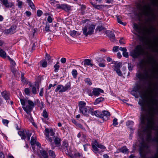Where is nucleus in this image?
<instances>
[{
    "label": "nucleus",
    "instance_id": "11",
    "mask_svg": "<svg viewBox=\"0 0 158 158\" xmlns=\"http://www.w3.org/2000/svg\"><path fill=\"white\" fill-rule=\"evenodd\" d=\"M53 138L54 144L52 142H51V145L52 149H54L56 147L60 146L61 142V139L60 137L54 136Z\"/></svg>",
    "mask_w": 158,
    "mask_h": 158
},
{
    "label": "nucleus",
    "instance_id": "36",
    "mask_svg": "<svg viewBox=\"0 0 158 158\" xmlns=\"http://www.w3.org/2000/svg\"><path fill=\"white\" fill-rule=\"evenodd\" d=\"M59 63L57 62V63L55 64L54 66V67L55 69L54 72H57L60 68V67L59 65L58 64Z\"/></svg>",
    "mask_w": 158,
    "mask_h": 158
},
{
    "label": "nucleus",
    "instance_id": "39",
    "mask_svg": "<svg viewBox=\"0 0 158 158\" xmlns=\"http://www.w3.org/2000/svg\"><path fill=\"white\" fill-rule=\"evenodd\" d=\"M152 2V4L155 6L158 7V0H150Z\"/></svg>",
    "mask_w": 158,
    "mask_h": 158
},
{
    "label": "nucleus",
    "instance_id": "41",
    "mask_svg": "<svg viewBox=\"0 0 158 158\" xmlns=\"http://www.w3.org/2000/svg\"><path fill=\"white\" fill-rule=\"evenodd\" d=\"M42 116L45 118H48V114L46 110H43Z\"/></svg>",
    "mask_w": 158,
    "mask_h": 158
},
{
    "label": "nucleus",
    "instance_id": "40",
    "mask_svg": "<svg viewBox=\"0 0 158 158\" xmlns=\"http://www.w3.org/2000/svg\"><path fill=\"white\" fill-rule=\"evenodd\" d=\"M114 71H115L116 73H117L118 75L120 76H122V72L120 70V69H114Z\"/></svg>",
    "mask_w": 158,
    "mask_h": 158
},
{
    "label": "nucleus",
    "instance_id": "30",
    "mask_svg": "<svg viewBox=\"0 0 158 158\" xmlns=\"http://www.w3.org/2000/svg\"><path fill=\"white\" fill-rule=\"evenodd\" d=\"M155 27L151 26L149 29H147L146 32L148 35H150L153 32V31L155 30Z\"/></svg>",
    "mask_w": 158,
    "mask_h": 158
},
{
    "label": "nucleus",
    "instance_id": "28",
    "mask_svg": "<svg viewBox=\"0 0 158 158\" xmlns=\"http://www.w3.org/2000/svg\"><path fill=\"white\" fill-rule=\"evenodd\" d=\"M18 133L21 136L22 139H26V136L23 130L18 131Z\"/></svg>",
    "mask_w": 158,
    "mask_h": 158
},
{
    "label": "nucleus",
    "instance_id": "2",
    "mask_svg": "<svg viewBox=\"0 0 158 158\" xmlns=\"http://www.w3.org/2000/svg\"><path fill=\"white\" fill-rule=\"evenodd\" d=\"M148 63L151 65L152 67V69H149L148 70L146 69V62L142 60L139 62V65L141 69L145 68L143 73H136V77L140 80H146L150 78L152 76V73L155 72V68L154 66V64L156 63V61L153 58L150 57L148 60L147 61Z\"/></svg>",
    "mask_w": 158,
    "mask_h": 158
},
{
    "label": "nucleus",
    "instance_id": "59",
    "mask_svg": "<svg viewBox=\"0 0 158 158\" xmlns=\"http://www.w3.org/2000/svg\"><path fill=\"white\" fill-rule=\"evenodd\" d=\"M137 92L135 91L134 90H132L131 92V93L132 95L134 96L135 97L137 98L138 97V96L137 94Z\"/></svg>",
    "mask_w": 158,
    "mask_h": 158
},
{
    "label": "nucleus",
    "instance_id": "61",
    "mask_svg": "<svg viewBox=\"0 0 158 158\" xmlns=\"http://www.w3.org/2000/svg\"><path fill=\"white\" fill-rule=\"evenodd\" d=\"M77 31H75L73 30L71 32L70 35L73 37H74L76 35Z\"/></svg>",
    "mask_w": 158,
    "mask_h": 158
},
{
    "label": "nucleus",
    "instance_id": "23",
    "mask_svg": "<svg viewBox=\"0 0 158 158\" xmlns=\"http://www.w3.org/2000/svg\"><path fill=\"white\" fill-rule=\"evenodd\" d=\"M120 152L123 153H127L128 152V150L126 148V146H124L121 148L118 149L116 152V153H118Z\"/></svg>",
    "mask_w": 158,
    "mask_h": 158
},
{
    "label": "nucleus",
    "instance_id": "6",
    "mask_svg": "<svg viewBox=\"0 0 158 158\" xmlns=\"http://www.w3.org/2000/svg\"><path fill=\"white\" fill-rule=\"evenodd\" d=\"M95 27V25L94 24L85 26L82 29L83 35L86 37L93 34Z\"/></svg>",
    "mask_w": 158,
    "mask_h": 158
},
{
    "label": "nucleus",
    "instance_id": "20",
    "mask_svg": "<svg viewBox=\"0 0 158 158\" xmlns=\"http://www.w3.org/2000/svg\"><path fill=\"white\" fill-rule=\"evenodd\" d=\"M40 158H48V152L47 151L41 150L40 151Z\"/></svg>",
    "mask_w": 158,
    "mask_h": 158
},
{
    "label": "nucleus",
    "instance_id": "46",
    "mask_svg": "<svg viewBox=\"0 0 158 158\" xmlns=\"http://www.w3.org/2000/svg\"><path fill=\"white\" fill-rule=\"evenodd\" d=\"M93 6L96 9L100 10L102 9V5H93Z\"/></svg>",
    "mask_w": 158,
    "mask_h": 158
},
{
    "label": "nucleus",
    "instance_id": "15",
    "mask_svg": "<svg viewBox=\"0 0 158 158\" xmlns=\"http://www.w3.org/2000/svg\"><path fill=\"white\" fill-rule=\"evenodd\" d=\"M106 34L111 41L114 42L115 41V35L113 32L110 31H106Z\"/></svg>",
    "mask_w": 158,
    "mask_h": 158
},
{
    "label": "nucleus",
    "instance_id": "54",
    "mask_svg": "<svg viewBox=\"0 0 158 158\" xmlns=\"http://www.w3.org/2000/svg\"><path fill=\"white\" fill-rule=\"evenodd\" d=\"M32 93L34 94H37L36 89L35 86H33L32 89Z\"/></svg>",
    "mask_w": 158,
    "mask_h": 158
},
{
    "label": "nucleus",
    "instance_id": "31",
    "mask_svg": "<svg viewBox=\"0 0 158 158\" xmlns=\"http://www.w3.org/2000/svg\"><path fill=\"white\" fill-rule=\"evenodd\" d=\"M29 6L32 9H35V6L31 2V0H27Z\"/></svg>",
    "mask_w": 158,
    "mask_h": 158
},
{
    "label": "nucleus",
    "instance_id": "29",
    "mask_svg": "<svg viewBox=\"0 0 158 158\" xmlns=\"http://www.w3.org/2000/svg\"><path fill=\"white\" fill-rule=\"evenodd\" d=\"M6 55V52L0 48V56L5 58L6 57H7Z\"/></svg>",
    "mask_w": 158,
    "mask_h": 158
},
{
    "label": "nucleus",
    "instance_id": "44",
    "mask_svg": "<svg viewBox=\"0 0 158 158\" xmlns=\"http://www.w3.org/2000/svg\"><path fill=\"white\" fill-rule=\"evenodd\" d=\"M25 133L26 134L27 136V139L28 140H30V137L31 135V134L28 131H25Z\"/></svg>",
    "mask_w": 158,
    "mask_h": 158
},
{
    "label": "nucleus",
    "instance_id": "3",
    "mask_svg": "<svg viewBox=\"0 0 158 158\" xmlns=\"http://www.w3.org/2000/svg\"><path fill=\"white\" fill-rule=\"evenodd\" d=\"M133 90L135 91L138 92L140 97L142 99H146L147 100L149 105L152 108H153L154 106L157 105L158 103L157 100L154 98L152 96L153 91H151L150 93V95H147L143 91L141 86L139 85H137L133 88Z\"/></svg>",
    "mask_w": 158,
    "mask_h": 158
},
{
    "label": "nucleus",
    "instance_id": "32",
    "mask_svg": "<svg viewBox=\"0 0 158 158\" xmlns=\"http://www.w3.org/2000/svg\"><path fill=\"white\" fill-rule=\"evenodd\" d=\"M104 100V99L103 98L101 97L98 98L95 100L94 102V104L96 105L98 104L100 102L103 101Z\"/></svg>",
    "mask_w": 158,
    "mask_h": 158
},
{
    "label": "nucleus",
    "instance_id": "9",
    "mask_svg": "<svg viewBox=\"0 0 158 158\" xmlns=\"http://www.w3.org/2000/svg\"><path fill=\"white\" fill-rule=\"evenodd\" d=\"M28 105L26 106H23V109L26 112L27 114L31 115V112L32 111L33 108L34 107V104L33 102L30 100L27 101Z\"/></svg>",
    "mask_w": 158,
    "mask_h": 158
},
{
    "label": "nucleus",
    "instance_id": "62",
    "mask_svg": "<svg viewBox=\"0 0 158 158\" xmlns=\"http://www.w3.org/2000/svg\"><path fill=\"white\" fill-rule=\"evenodd\" d=\"M66 59L65 58L63 57L60 59V62L63 64L65 63L66 62Z\"/></svg>",
    "mask_w": 158,
    "mask_h": 158
},
{
    "label": "nucleus",
    "instance_id": "10",
    "mask_svg": "<svg viewBox=\"0 0 158 158\" xmlns=\"http://www.w3.org/2000/svg\"><path fill=\"white\" fill-rule=\"evenodd\" d=\"M44 134L46 135V139L50 142H52V139L51 137H49V135L51 136L54 135L55 133L53 132L52 129L45 128L44 130Z\"/></svg>",
    "mask_w": 158,
    "mask_h": 158
},
{
    "label": "nucleus",
    "instance_id": "47",
    "mask_svg": "<svg viewBox=\"0 0 158 158\" xmlns=\"http://www.w3.org/2000/svg\"><path fill=\"white\" fill-rule=\"evenodd\" d=\"M50 25L49 24L47 23H46V25L45 27V30L47 32H48L50 31L49 29Z\"/></svg>",
    "mask_w": 158,
    "mask_h": 158
},
{
    "label": "nucleus",
    "instance_id": "64",
    "mask_svg": "<svg viewBox=\"0 0 158 158\" xmlns=\"http://www.w3.org/2000/svg\"><path fill=\"white\" fill-rule=\"evenodd\" d=\"M119 49L120 51H122L123 52H125V51H127V48L125 47L122 48V47H120Z\"/></svg>",
    "mask_w": 158,
    "mask_h": 158
},
{
    "label": "nucleus",
    "instance_id": "24",
    "mask_svg": "<svg viewBox=\"0 0 158 158\" xmlns=\"http://www.w3.org/2000/svg\"><path fill=\"white\" fill-rule=\"evenodd\" d=\"M97 144V141L96 140L94 141V143L92 144L93 151L95 153H97L98 151Z\"/></svg>",
    "mask_w": 158,
    "mask_h": 158
},
{
    "label": "nucleus",
    "instance_id": "33",
    "mask_svg": "<svg viewBox=\"0 0 158 158\" xmlns=\"http://www.w3.org/2000/svg\"><path fill=\"white\" fill-rule=\"evenodd\" d=\"M116 17L117 18L118 22V23H119L121 24H122L124 26H125L126 25V23H123L122 21L120 19L119 16L116 15Z\"/></svg>",
    "mask_w": 158,
    "mask_h": 158
},
{
    "label": "nucleus",
    "instance_id": "25",
    "mask_svg": "<svg viewBox=\"0 0 158 158\" xmlns=\"http://www.w3.org/2000/svg\"><path fill=\"white\" fill-rule=\"evenodd\" d=\"M112 63L115 64V65L113 66L112 67L114 69L115 68L116 69H119L122 67V63L120 62L117 63L116 62L113 61Z\"/></svg>",
    "mask_w": 158,
    "mask_h": 158
},
{
    "label": "nucleus",
    "instance_id": "50",
    "mask_svg": "<svg viewBox=\"0 0 158 158\" xmlns=\"http://www.w3.org/2000/svg\"><path fill=\"white\" fill-rule=\"evenodd\" d=\"M33 137H32L31 140V145H34L36 143V141L34 138Z\"/></svg>",
    "mask_w": 158,
    "mask_h": 158
},
{
    "label": "nucleus",
    "instance_id": "26",
    "mask_svg": "<svg viewBox=\"0 0 158 158\" xmlns=\"http://www.w3.org/2000/svg\"><path fill=\"white\" fill-rule=\"evenodd\" d=\"M92 60L89 59H85L84 61V65H90L93 66L94 65L93 63L91 62Z\"/></svg>",
    "mask_w": 158,
    "mask_h": 158
},
{
    "label": "nucleus",
    "instance_id": "7",
    "mask_svg": "<svg viewBox=\"0 0 158 158\" xmlns=\"http://www.w3.org/2000/svg\"><path fill=\"white\" fill-rule=\"evenodd\" d=\"M7 57L10 61V69L11 72L15 76L18 77L20 76V73L18 71L17 69L15 68L16 64L15 62L13 60L10 58L9 56H7Z\"/></svg>",
    "mask_w": 158,
    "mask_h": 158
},
{
    "label": "nucleus",
    "instance_id": "14",
    "mask_svg": "<svg viewBox=\"0 0 158 158\" xmlns=\"http://www.w3.org/2000/svg\"><path fill=\"white\" fill-rule=\"evenodd\" d=\"M89 111L90 112V114L92 115H95L97 117L101 118L102 115V113L99 110H96L94 111V109L93 108L90 107Z\"/></svg>",
    "mask_w": 158,
    "mask_h": 158
},
{
    "label": "nucleus",
    "instance_id": "63",
    "mask_svg": "<svg viewBox=\"0 0 158 158\" xmlns=\"http://www.w3.org/2000/svg\"><path fill=\"white\" fill-rule=\"evenodd\" d=\"M47 21L49 23H51L52 22V19L50 16H49L48 17L47 19Z\"/></svg>",
    "mask_w": 158,
    "mask_h": 158
},
{
    "label": "nucleus",
    "instance_id": "42",
    "mask_svg": "<svg viewBox=\"0 0 158 158\" xmlns=\"http://www.w3.org/2000/svg\"><path fill=\"white\" fill-rule=\"evenodd\" d=\"M85 82L88 85H92V83L90 79L89 78H86L85 80Z\"/></svg>",
    "mask_w": 158,
    "mask_h": 158
},
{
    "label": "nucleus",
    "instance_id": "53",
    "mask_svg": "<svg viewBox=\"0 0 158 158\" xmlns=\"http://www.w3.org/2000/svg\"><path fill=\"white\" fill-rule=\"evenodd\" d=\"M42 14L43 12L42 10H37V15L38 17L40 16Z\"/></svg>",
    "mask_w": 158,
    "mask_h": 158
},
{
    "label": "nucleus",
    "instance_id": "17",
    "mask_svg": "<svg viewBox=\"0 0 158 158\" xmlns=\"http://www.w3.org/2000/svg\"><path fill=\"white\" fill-rule=\"evenodd\" d=\"M16 28V26H12L9 29H6L5 33L6 34L14 33Z\"/></svg>",
    "mask_w": 158,
    "mask_h": 158
},
{
    "label": "nucleus",
    "instance_id": "37",
    "mask_svg": "<svg viewBox=\"0 0 158 158\" xmlns=\"http://www.w3.org/2000/svg\"><path fill=\"white\" fill-rule=\"evenodd\" d=\"M134 66V64L129 63H128V68L130 71L132 70Z\"/></svg>",
    "mask_w": 158,
    "mask_h": 158
},
{
    "label": "nucleus",
    "instance_id": "43",
    "mask_svg": "<svg viewBox=\"0 0 158 158\" xmlns=\"http://www.w3.org/2000/svg\"><path fill=\"white\" fill-rule=\"evenodd\" d=\"M46 59L48 61V62H51L52 61V60L50 55L48 54H46Z\"/></svg>",
    "mask_w": 158,
    "mask_h": 158
},
{
    "label": "nucleus",
    "instance_id": "21",
    "mask_svg": "<svg viewBox=\"0 0 158 158\" xmlns=\"http://www.w3.org/2000/svg\"><path fill=\"white\" fill-rule=\"evenodd\" d=\"M1 94L2 97L6 100L9 99L10 94L9 93L4 91L1 92Z\"/></svg>",
    "mask_w": 158,
    "mask_h": 158
},
{
    "label": "nucleus",
    "instance_id": "5",
    "mask_svg": "<svg viewBox=\"0 0 158 158\" xmlns=\"http://www.w3.org/2000/svg\"><path fill=\"white\" fill-rule=\"evenodd\" d=\"M136 5L138 8L140 10L143 9L144 10L146 15H149L152 14L153 10L149 4L145 5L143 6H142L140 3H137Z\"/></svg>",
    "mask_w": 158,
    "mask_h": 158
},
{
    "label": "nucleus",
    "instance_id": "1",
    "mask_svg": "<svg viewBox=\"0 0 158 158\" xmlns=\"http://www.w3.org/2000/svg\"><path fill=\"white\" fill-rule=\"evenodd\" d=\"M142 126L141 131L139 132L138 135L141 140V147L140 148V154L142 158H145L146 154L143 149L146 147L144 138L147 140L149 141L152 140V130L155 128L154 122L153 115H142L141 116Z\"/></svg>",
    "mask_w": 158,
    "mask_h": 158
},
{
    "label": "nucleus",
    "instance_id": "60",
    "mask_svg": "<svg viewBox=\"0 0 158 158\" xmlns=\"http://www.w3.org/2000/svg\"><path fill=\"white\" fill-rule=\"evenodd\" d=\"M21 104L22 105L24 106L25 105V100L21 98H20Z\"/></svg>",
    "mask_w": 158,
    "mask_h": 158
},
{
    "label": "nucleus",
    "instance_id": "13",
    "mask_svg": "<svg viewBox=\"0 0 158 158\" xmlns=\"http://www.w3.org/2000/svg\"><path fill=\"white\" fill-rule=\"evenodd\" d=\"M1 4L6 8H11L14 6L13 2H9L8 0H0Z\"/></svg>",
    "mask_w": 158,
    "mask_h": 158
},
{
    "label": "nucleus",
    "instance_id": "52",
    "mask_svg": "<svg viewBox=\"0 0 158 158\" xmlns=\"http://www.w3.org/2000/svg\"><path fill=\"white\" fill-rule=\"evenodd\" d=\"M24 92L25 94L27 95H30V89L29 88H26L25 89Z\"/></svg>",
    "mask_w": 158,
    "mask_h": 158
},
{
    "label": "nucleus",
    "instance_id": "22",
    "mask_svg": "<svg viewBox=\"0 0 158 158\" xmlns=\"http://www.w3.org/2000/svg\"><path fill=\"white\" fill-rule=\"evenodd\" d=\"M69 144L66 141H64L63 144L61 146L60 149L62 150L63 151H66L68 150Z\"/></svg>",
    "mask_w": 158,
    "mask_h": 158
},
{
    "label": "nucleus",
    "instance_id": "27",
    "mask_svg": "<svg viewBox=\"0 0 158 158\" xmlns=\"http://www.w3.org/2000/svg\"><path fill=\"white\" fill-rule=\"evenodd\" d=\"M86 103L84 101H80L79 102V110H82L83 108H85Z\"/></svg>",
    "mask_w": 158,
    "mask_h": 158
},
{
    "label": "nucleus",
    "instance_id": "16",
    "mask_svg": "<svg viewBox=\"0 0 158 158\" xmlns=\"http://www.w3.org/2000/svg\"><path fill=\"white\" fill-rule=\"evenodd\" d=\"M101 118L103 120H106L110 116V113L106 110H103L102 111Z\"/></svg>",
    "mask_w": 158,
    "mask_h": 158
},
{
    "label": "nucleus",
    "instance_id": "34",
    "mask_svg": "<svg viewBox=\"0 0 158 158\" xmlns=\"http://www.w3.org/2000/svg\"><path fill=\"white\" fill-rule=\"evenodd\" d=\"M48 153L49 156H51L52 158H55V154L53 151L50 150L49 151Z\"/></svg>",
    "mask_w": 158,
    "mask_h": 158
},
{
    "label": "nucleus",
    "instance_id": "57",
    "mask_svg": "<svg viewBox=\"0 0 158 158\" xmlns=\"http://www.w3.org/2000/svg\"><path fill=\"white\" fill-rule=\"evenodd\" d=\"M118 123L117 122V119L116 118H114L113 120V124L114 126L117 125L118 124Z\"/></svg>",
    "mask_w": 158,
    "mask_h": 158
},
{
    "label": "nucleus",
    "instance_id": "55",
    "mask_svg": "<svg viewBox=\"0 0 158 158\" xmlns=\"http://www.w3.org/2000/svg\"><path fill=\"white\" fill-rule=\"evenodd\" d=\"M97 147L99 148L102 149H104L105 148V147L104 146L102 145L101 144H99L98 142L97 144Z\"/></svg>",
    "mask_w": 158,
    "mask_h": 158
},
{
    "label": "nucleus",
    "instance_id": "58",
    "mask_svg": "<svg viewBox=\"0 0 158 158\" xmlns=\"http://www.w3.org/2000/svg\"><path fill=\"white\" fill-rule=\"evenodd\" d=\"M123 56L125 57L126 58H128L129 56L128 53L127 52V51H125V52H123Z\"/></svg>",
    "mask_w": 158,
    "mask_h": 158
},
{
    "label": "nucleus",
    "instance_id": "8",
    "mask_svg": "<svg viewBox=\"0 0 158 158\" xmlns=\"http://www.w3.org/2000/svg\"><path fill=\"white\" fill-rule=\"evenodd\" d=\"M70 87L71 84L70 83L67 84L64 86L61 85H58L55 91L56 92H57L59 91V92L60 93L65 92L68 90L70 89Z\"/></svg>",
    "mask_w": 158,
    "mask_h": 158
},
{
    "label": "nucleus",
    "instance_id": "35",
    "mask_svg": "<svg viewBox=\"0 0 158 158\" xmlns=\"http://www.w3.org/2000/svg\"><path fill=\"white\" fill-rule=\"evenodd\" d=\"M133 27L135 30L137 31H139L140 28L139 25L136 23H134L133 24Z\"/></svg>",
    "mask_w": 158,
    "mask_h": 158
},
{
    "label": "nucleus",
    "instance_id": "18",
    "mask_svg": "<svg viewBox=\"0 0 158 158\" xmlns=\"http://www.w3.org/2000/svg\"><path fill=\"white\" fill-rule=\"evenodd\" d=\"M104 91L103 90L99 88H94L93 89V93L95 96L99 95L100 93H103Z\"/></svg>",
    "mask_w": 158,
    "mask_h": 158
},
{
    "label": "nucleus",
    "instance_id": "56",
    "mask_svg": "<svg viewBox=\"0 0 158 158\" xmlns=\"http://www.w3.org/2000/svg\"><path fill=\"white\" fill-rule=\"evenodd\" d=\"M119 46H114L113 47V51L114 52H117L118 51V49L119 48Z\"/></svg>",
    "mask_w": 158,
    "mask_h": 158
},
{
    "label": "nucleus",
    "instance_id": "49",
    "mask_svg": "<svg viewBox=\"0 0 158 158\" xmlns=\"http://www.w3.org/2000/svg\"><path fill=\"white\" fill-rule=\"evenodd\" d=\"M126 125L127 126L133 125L134 124V122L132 121H128L126 122Z\"/></svg>",
    "mask_w": 158,
    "mask_h": 158
},
{
    "label": "nucleus",
    "instance_id": "45",
    "mask_svg": "<svg viewBox=\"0 0 158 158\" xmlns=\"http://www.w3.org/2000/svg\"><path fill=\"white\" fill-rule=\"evenodd\" d=\"M97 60L99 63L102 62H105V60L103 58L101 57H98L97 59Z\"/></svg>",
    "mask_w": 158,
    "mask_h": 158
},
{
    "label": "nucleus",
    "instance_id": "4",
    "mask_svg": "<svg viewBox=\"0 0 158 158\" xmlns=\"http://www.w3.org/2000/svg\"><path fill=\"white\" fill-rule=\"evenodd\" d=\"M144 52L143 46L141 45H138L132 52H130V55L134 58H137L139 56L143 55Z\"/></svg>",
    "mask_w": 158,
    "mask_h": 158
},
{
    "label": "nucleus",
    "instance_id": "19",
    "mask_svg": "<svg viewBox=\"0 0 158 158\" xmlns=\"http://www.w3.org/2000/svg\"><path fill=\"white\" fill-rule=\"evenodd\" d=\"M88 108H89L88 110L87 109L86 107L83 108L82 110H80L83 115L86 117H88L89 115V114H90V112L89 111L90 108L89 107Z\"/></svg>",
    "mask_w": 158,
    "mask_h": 158
},
{
    "label": "nucleus",
    "instance_id": "48",
    "mask_svg": "<svg viewBox=\"0 0 158 158\" xmlns=\"http://www.w3.org/2000/svg\"><path fill=\"white\" fill-rule=\"evenodd\" d=\"M76 126L81 128L82 130L85 131V128L84 127H83L81 124L78 123L77 124H76Z\"/></svg>",
    "mask_w": 158,
    "mask_h": 158
},
{
    "label": "nucleus",
    "instance_id": "38",
    "mask_svg": "<svg viewBox=\"0 0 158 158\" xmlns=\"http://www.w3.org/2000/svg\"><path fill=\"white\" fill-rule=\"evenodd\" d=\"M72 74L74 78H76L77 75V71L76 69H73L72 72Z\"/></svg>",
    "mask_w": 158,
    "mask_h": 158
},
{
    "label": "nucleus",
    "instance_id": "51",
    "mask_svg": "<svg viewBox=\"0 0 158 158\" xmlns=\"http://www.w3.org/2000/svg\"><path fill=\"white\" fill-rule=\"evenodd\" d=\"M18 2V6L19 8H22V6L23 4V2L22 1H20L19 0H17V1Z\"/></svg>",
    "mask_w": 158,
    "mask_h": 158
},
{
    "label": "nucleus",
    "instance_id": "12",
    "mask_svg": "<svg viewBox=\"0 0 158 158\" xmlns=\"http://www.w3.org/2000/svg\"><path fill=\"white\" fill-rule=\"evenodd\" d=\"M56 8L57 9H62L67 12L69 11L71 9V6L67 4H62L61 5L57 4L56 5Z\"/></svg>",
    "mask_w": 158,
    "mask_h": 158
}]
</instances>
